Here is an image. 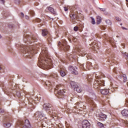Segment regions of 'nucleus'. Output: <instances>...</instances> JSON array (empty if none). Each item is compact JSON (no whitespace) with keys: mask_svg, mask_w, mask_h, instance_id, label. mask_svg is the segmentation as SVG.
I'll use <instances>...</instances> for the list:
<instances>
[{"mask_svg":"<svg viewBox=\"0 0 128 128\" xmlns=\"http://www.w3.org/2000/svg\"><path fill=\"white\" fill-rule=\"evenodd\" d=\"M38 66L39 68H46L48 66H50L52 64V59L48 58V48H42V51L40 55V58H38Z\"/></svg>","mask_w":128,"mask_h":128,"instance_id":"nucleus-1","label":"nucleus"},{"mask_svg":"<svg viewBox=\"0 0 128 128\" xmlns=\"http://www.w3.org/2000/svg\"><path fill=\"white\" fill-rule=\"evenodd\" d=\"M43 108L46 112H48V114L51 116L52 118L54 119V118H56L58 116V112L56 110H54V108L52 104L49 103H46L44 104Z\"/></svg>","mask_w":128,"mask_h":128,"instance_id":"nucleus-2","label":"nucleus"},{"mask_svg":"<svg viewBox=\"0 0 128 128\" xmlns=\"http://www.w3.org/2000/svg\"><path fill=\"white\" fill-rule=\"evenodd\" d=\"M18 124L22 128H32L30 123L28 120H19Z\"/></svg>","mask_w":128,"mask_h":128,"instance_id":"nucleus-3","label":"nucleus"},{"mask_svg":"<svg viewBox=\"0 0 128 128\" xmlns=\"http://www.w3.org/2000/svg\"><path fill=\"white\" fill-rule=\"evenodd\" d=\"M55 92H56V96H57L58 98H62L64 96V94H66V91H64V89H60L58 86H57L56 88H55Z\"/></svg>","mask_w":128,"mask_h":128,"instance_id":"nucleus-4","label":"nucleus"},{"mask_svg":"<svg viewBox=\"0 0 128 128\" xmlns=\"http://www.w3.org/2000/svg\"><path fill=\"white\" fill-rule=\"evenodd\" d=\"M58 46H60L64 52H68V50H70V46L66 44V40H64L62 42V44H61L60 42H59Z\"/></svg>","mask_w":128,"mask_h":128,"instance_id":"nucleus-5","label":"nucleus"},{"mask_svg":"<svg viewBox=\"0 0 128 128\" xmlns=\"http://www.w3.org/2000/svg\"><path fill=\"white\" fill-rule=\"evenodd\" d=\"M100 86H104V80H96L94 83V88H98Z\"/></svg>","mask_w":128,"mask_h":128,"instance_id":"nucleus-6","label":"nucleus"},{"mask_svg":"<svg viewBox=\"0 0 128 128\" xmlns=\"http://www.w3.org/2000/svg\"><path fill=\"white\" fill-rule=\"evenodd\" d=\"M25 52L26 56L29 58H32V57L34 56V51L31 48H26L25 49Z\"/></svg>","mask_w":128,"mask_h":128,"instance_id":"nucleus-7","label":"nucleus"},{"mask_svg":"<svg viewBox=\"0 0 128 128\" xmlns=\"http://www.w3.org/2000/svg\"><path fill=\"white\" fill-rule=\"evenodd\" d=\"M78 52L82 54V56H86L88 52L86 50V49L80 46L78 48Z\"/></svg>","mask_w":128,"mask_h":128,"instance_id":"nucleus-8","label":"nucleus"},{"mask_svg":"<svg viewBox=\"0 0 128 128\" xmlns=\"http://www.w3.org/2000/svg\"><path fill=\"white\" fill-rule=\"evenodd\" d=\"M68 70L72 72V74H78V68L76 66L74 67L72 66H69Z\"/></svg>","mask_w":128,"mask_h":128,"instance_id":"nucleus-9","label":"nucleus"},{"mask_svg":"<svg viewBox=\"0 0 128 128\" xmlns=\"http://www.w3.org/2000/svg\"><path fill=\"white\" fill-rule=\"evenodd\" d=\"M58 71L60 72L61 76L64 77L66 76V68H64V66H61Z\"/></svg>","mask_w":128,"mask_h":128,"instance_id":"nucleus-10","label":"nucleus"},{"mask_svg":"<svg viewBox=\"0 0 128 128\" xmlns=\"http://www.w3.org/2000/svg\"><path fill=\"white\" fill-rule=\"evenodd\" d=\"M45 114L42 112H37L34 114V116L35 118H44V116H45Z\"/></svg>","mask_w":128,"mask_h":128,"instance_id":"nucleus-11","label":"nucleus"},{"mask_svg":"<svg viewBox=\"0 0 128 128\" xmlns=\"http://www.w3.org/2000/svg\"><path fill=\"white\" fill-rule=\"evenodd\" d=\"M90 123L88 122L87 120L83 121L82 124V128H90Z\"/></svg>","mask_w":128,"mask_h":128,"instance_id":"nucleus-12","label":"nucleus"},{"mask_svg":"<svg viewBox=\"0 0 128 128\" xmlns=\"http://www.w3.org/2000/svg\"><path fill=\"white\" fill-rule=\"evenodd\" d=\"M70 16L71 20H72L74 22L76 20V18H78V15L76 14V13L74 12H71L70 14Z\"/></svg>","mask_w":128,"mask_h":128,"instance_id":"nucleus-13","label":"nucleus"},{"mask_svg":"<svg viewBox=\"0 0 128 128\" xmlns=\"http://www.w3.org/2000/svg\"><path fill=\"white\" fill-rule=\"evenodd\" d=\"M100 92L104 96H106L108 94V89H102L100 90Z\"/></svg>","mask_w":128,"mask_h":128,"instance_id":"nucleus-14","label":"nucleus"},{"mask_svg":"<svg viewBox=\"0 0 128 128\" xmlns=\"http://www.w3.org/2000/svg\"><path fill=\"white\" fill-rule=\"evenodd\" d=\"M99 116V118H100V120H105L106 119V115L104 114H98Z\"/></svg>","mask_w":128,"mask_h":128,"instance_id":"nucleus-15","label":"nucleus"},{"mask_svg":"<svg viewBox=\"0 0 128 128\" xmlns=\"http://www.w3.org/2000/svg\"><path fill=\"white\" fill-rule=\"evenodd\" d=\"M122 114L124 116H128V110H124L122 111Z\"/></svg>","mask_w":128,"mask_h":128,"instance_id":"nucleus-16","label":"nucleus"},{"mask_svg":"<svg viewBox=\"0 0 128 128\" xmlns=\"http://www.w3.org/2000/svg\"><path fill=\"white\" fill-rule=\"evenodd\" d=\"M46 86H48L50 90H52V85L50 84V82L47 81L45 82Z\"/></svg>","mask_w":128,"mask_h":128,"instance_id":"nucleus-17","label":"nucleus"},{"mask_svg":"<svg viewBox=\"0 0 128 128\" xmlns=\"http://www.w3.org/2000/svg\"><path fill=\"white\" fill-rule=\"evenodd\" d=\"M89 102H90V104H91V106H92V108H96V103H94V100H90Z\"/></svg>","mask_w":128,"mask_h":128,"instance_id":"nucleus-18","label":"nucleus"},{"mask_svg":"<svg viewBox=\"0 0 128 128\" xmlns=\"http://www.w3.org/2000/svg\"><path fill=\"white\" fill-rule=\"evenodd\" d=\"M74 90H76L77 92H82V88L78 86V85L76 86V88H74Z\"/></svg>","mask_w":128,"mask_h":128,"instance_id":"nucleus-19","label":"nucleus"},{"mask_svg":"<svg viewBox=\"0 0 128 128\" xmlns=\"http://www.w3.org/2000/svg\"><path fill=\"white\" fill-rule=\"evenodd\" d=\"M70 84L72 88H76V86H78L76 84V82H72L70 83Z\"/></svg>","mask_w":128,"mask_h":128,"instance_id":"nucleus-20","label":"nucleus"},{"mask_svg":"<svg viewBox=\"0 0 128 128\" xmlns=\"http://www.w3.org/2000/svg\"><path fill=\"white\" fill-rule=\"evenodd\" d=\"M48 10L52 12V14H56V11H54V9L52 7H48Z\"/></svg>","mask_w":128,"mask_h":128,"instance_id":"nucleus-21","label":"nucleus"},{"mask_svg":"<svg viewBox=\"0 0 128 128\" xmlns=\"http://www.w3.org/2000/svg\"><path fill=\"white\" fill-rule=\"evenodd\" d=\"M97 18V24H100V22H102V18H100V16H97L96 17Z\"/></svg>","mask_w":128,"mask_h":128,"instance_id":"nucleus-22","label":"nucleus"},{"mask_svg":"<svg viewBox=\"0 0 128 128\" xmlns=\"http://www.w3.org/2000/svg\"><path fill=\"white\" fill-rule=\"evenodd\" d=\"M11 126H12V124L10 122H7V123H6L4 124V128H10Z\"/></svg>","mask_w":128,"mask_h":128,"instance_id":"nucleus-23","label":"nucleus"},{"mask_svg":"<svg viewBox=\"0 0 128 128\" xmlns=\"http://www.w3.org/2000/svg\"><path fill=\"white\" fill-rule=\"evenodd\" d=\"M97 124L98 126H99L100 128H104V124H102L100 122H97Z\"/></svg>","mask_w":128,"mask_h":128,"instance_id":"nucleus-24","label":"nucleus"},{"mask_svg":"<svg viewBox=\"0 0 128 128\" xmlns=\"http://www.w3.org/2000/svg\"><path fill=\"white\" fill-rule=\"evenodd\" d=\"M122 78L124 79V80H123L124 82H126V75L124 74L122 76Z\"/></svg>","mask_w":128,"mask_h":128,"instance_id":"nucleus-25","label":"nucleus"},{"mask_svg":"<svg viewBox=\"0 0 128 128\" xmlns=\"http://www.w3.org/2000/svg\"><path fill=\"white\" fill-rule=\"evenodd\" d=\"M106 22L108 24V26H112V21H110V20H106Z\"/></svg>","mask_w":128,"mask_h":128,"instance_id":"nucleus-26","label":"nucleus"},{"mask_svg":"<svg viewBox=\"0 0 128 128\" xmlns=\"http://www.w3.org/2000/svg\"><path fill=\"white\" fill-rule=\"evenodd\" d=\"M14 96H20V93L18 91H16V93H14Z\"/></svg>","mask_w":128,"mask_h":128,"instance_id":"nucleus-27","label":"nucleus"},{"mask_svg":"<svg viewBox=\"0 0 128 128\" xmlns=\"http://www.w3.org/2000/svg\"><path fill=\"white\" fill-rule=\"evenodd\" d=\"M92 64V63H90V62H88L86 64V68H90V66Z\"/></svg>","mask_w":128,"mask_h":128,"instance_id":"nucleus-28","label":"nucleus"},{"mask_svg":"<svg viewBox=\"0 0 128 128\" xmlns=\"http://www.w3.org/2000/svg\"><path fill=\"white\" fill-rule=\"evenodd\" d=\"M92 19V24H96V21L94 20V18L92 17H91Z\"/></svg>","mask_w":128,"mask_h":128,"instance_id":"nucleus-29","label":"nucleus"},{"mask_svg":"<svg viewBox=\"0 0 128 128\" xmlns=\"http://www.w3.org/2000/svg\"><path fill=\"white\" fill-rule=\"evenodd\" d=\"M116 20H118V22H122V19H120V17H116Z\"/></svg>","mask_w":128,"mask_h":128,"instance_id":"nucleus-30","label":"nucleus"},{"mask_svg":"<svg viewBox=\"0 0 128 128\" xmlns=\"http://www.w3.org/2000/svg\"><path fill=\"white\" fill-rule=\"evenodd\" d=\"M100 10L101 12H106V8H100Z\"/></svg>","mask_w":128,"mask_h":128,"instance_id":"nucleus-31","label":"nucleus"},{"mask_svg":"<svg viewBox=\"0 0 128 128\" xmlns=\"http://www.w3.org/2000/svg\"><path fill=\"white\" fill-rule=\"evenodd\" d=\"M30 14H31V16H34V14H35L34 12V10H30Z\"/></svg>","mask_w":128,"mask_h":128,"instance_id":"nucleus-32","label":"nucleus"},{"mask_svg":"<svg viewBox=\"0 0 128 128\" xmlns=\"http://www.w3.org/2000/svg\"><path fill=\"white\" fill-rule=\"evenodd\" d=\"M42 32H48V30L47 29L42 30Z\"/></svg>","mask_w":128,"mask_h":128,"instance_id":"nucleus-33","label":"nucleus"},{"mask_svg":"<svg viewBox=\"0 0 128 128\" xmlns=\"http://www.w3.org/2000/svg\"><path fill=\"white\" fill-rule=\"evenodd\" d=\"M48 32H42V36H48Z\"/></svg>","mask_w":128,"mask_h":128,"instance_id":"nucleus-34","label":"nucleus"},{"mask_svg":"<svg viewBox=\"0 0 128 128\" xmlns=\"http://www.w3.org/2000/svg\"><path fill=\"white\" fill-rule=\"evenodd\" d=\"M78 26H75L74 28V32H78Z\"/></svg>","mask_w":128,"mask_h":128,"instance_id":"nucleus-35","label":"nucleus"},{"mask_svg":"<svg viewBox=\"0 0 128 128\" xmlns=\"http://www.w3.org/2000/svg\"><path fill=\"white\" fill-rule=\"evenodd\" d=\"M53 78H56V80H58V74H54L53 76Z\"/></svg>","mask_w":128,"mask_h":128,"instance_id":"nucleus-36","label":"nucleus"},{"mask_svg":"<svg viewBox=\"0 0 128 128\" xmlns=\"http://www.w3.org/2000/svg\"><path fill=\"white\" fill-rule=\"evenodd\" d=\"M4 112V109L0 108V114H2Z\"/></svg>","mask_w":128,"mask_h":128,"instance_id":"nucleus-37","label":"nucleus"},{"mask_svg":"<svg viewBox=\"0 0 128 128\" xmlns=\"http://www.w3.org/2000/svg\"><path fill=\"white\" fill-rule=\"evenodd\" d=\"M64 8L65 12H68V9L66 6H64Z\"/></svg>","mask_w":128,"mask_h":128,"instance_id":"nucleus-38","label":"nucleus"},{"mask_svg":"<svg viewBox=\"0 0 128 128\" xmlns=\"http://www.w3.org/2000/svg\"><path fill=\"white\" fill-rule=\"evenodd\" d=\"M96 45H94L92 48V50H96Z\"/></svg>","mask_w":128,"mask_h":128,"instance_id":"nucleus-39","label":"nucleus"},{"mask_svg":"<svg viewBox=\"0 0 128 128\" xmlns=\"http://www.w3.org/2000/svg\"><path fill=\"white\" fill-rule=\"evenodd\" d=\"M81 104H82V102H81V103L77 102V104H78V106H80V108H82V105H81Z\"/></svg>","mask_w":128,"mask_h":128,"instance_id":"nucleus-40","label":"nucleus"},{"mask_svg":"<svg viewBox=\"0 0 128 128\" xmlns=\"http://www.w3.org/2000/svg\"><path fill=\"white\" fill-rule=\"evenodd\" d=\"M30 39H31V40H32V39L33 40H32V41L30 42H34V38H30Z\"/></svg>","mask_w":128,"mask_h":128,"instance_id":"nucleus-41","label":"nucleus"},{"mask_svg":"<svg viewBox=\"0 0 128 128\" xmlns=\"http://www.w3.org/2000/svg\"><path fill=\"white\" fill-rule=\"evenodd\" d=\"M16 92H17V91L16 90H14L12 92L14 96V94H16Z\"/></svg>","mask_w":128,"mask_h":128,"instance_id":"nucleus-42","label":"nucleus"},{"mask_svg":"<svg viewBox=\"0 0 128 128\" xmlns=\"http://www.w3.org/2000/svg\"><path fill=\"white\" fill-rule=\"evenodd\" d=\"M25 18H26V20H28V18H30V17H28V16H26Z\"/></svg>","mask_w":128,"mask_h":128,"instance_id":"nucleus-43","label":"nucleus"},{"mask_svg":"<svg viewBox=\"0 0 128 128\" xmlns=\"http://www.w3.org/2000/svg\"><path fill=\"white\" fill-rule=\"evenodd\" d=\"M15 2H16V4H19L20 0H17V1H16V0Z\"/></svg>","mask_w":128,"mask_h":128,"instance_id":"nucleus-44","label":"nucleus"},{"mask_svg":"<svg viewBox=\"0 0 128 128\" xmlns=\"http://www.w3.org/2000/svg\"><path fill=\"white\" fill-rule=\"evenodd\" d=\"M2 2V4H4V0H0Z\"/></svg>","mask_w":128,"mask_h":128,"instance_id":"nucleus-45","label":"nucleus"},{"mask_svg":"<svg viewBox=\"0 0 128 128\" xmlns=\"http://www.w3.org/2000/svg\"><path fill=\"white\" fill-rule=\"evenodd\" d=\"M21 16H22V18L24 16V14L22 12L21 13Z\"/></svg>","mask_w":128,"mask_h":128,"instance_id":"nucleus-46","label":"nucleus"},{"mask_svg":"<svg viewBox=\"0 0 128 128\" xmlns=\"http://www.w3.org/2000/svg\"><path fill=\"white\" fill-rule=\"evenodd\" d=\"M96 78L97 79V80H98V78H100V76H96Z\"/></svg>","mask_w":128,"mask_h":128,"instance_id":"nucleus-47","label":"nucleus"},{"mask_svg":"<svg viewBox=\"0 0 128 128\" xmlns=\"http://www.w3.org/2000/svg\"><path fill=\"white\" fill-rule=\"evenodd\" d=\"M122 30H128L126 28L124 27H122Z\"/></svg>","mask_w":128,"mask_h":128,"instance_id":"nucleus-48","label":"nucleus"},{"mask_svg":"<svg viewBox=\"0 0 128 128\" xmlns=\"http://www.w3.org/2000/svg\"><path fill=\"white\" fill-rule=\"evenodd\" d=\"M125 56H127V58H128V53H126V54H125Z\"/></svg>","mask_w":128,"mask_h":128,"instance_id":"nucleus-49","label":"nucleus"},{"mask_svg":"<svg viewBox=\"0 0 128 128\" xmlns=\"http://www.w3.org/2000/svg\"><path fill=\"white\" fill-rule=\"evenodd\" d=\"M2 38V36L0 34V38Z\"/></svg>","mask_w":128,"mask_h":128,"instance_id":"nucleus-50","label":"nucleus"},{"mask_svg":"<svg viewBox=\"0 0 128 128\" xmlns=\"http://www.w3.org/2000/svg\"><path fill=\"white\" fill-rule=\"evenodd\" d=\"M120 26H122V24L121 23V24H120Z\"/></svg>","mask_w":128,"mask_h":128,"instance_id":"nucleus-51","label":"nucleus"},{"mask_svg":"<svg viewBox=\"0 0 128 128\" xmlns=\"http://www.w3.org/2000/svg\"><path fill=\"white\" fill-rule=\"evenodd\" d=\"M94 98H96V95H94Z\"/></svg>","mask_w":128,"mask_h":128,"instance_id":"nucleus-52","label":"nucleus"},{"mask_svg":"<svg viewBox=\"0 0 128 128\" xmlns=\"http://www.w3.org/2000/svg\"><path fill=\"white\" fill-rule=\"evenodd\" d=\"M122 46H124V44H122Z\"/></svg>","mask_w":128,"mask_h":128,"instance_id":"nucleus-53","label":"nucleus"},{"mask_svg":"<svg viewBox=\"0 0 128 128\" xmlns=\"http://www.w3.org/2000/svg\"><path fill=\"white\" fill-rule=\"evenodd\" d=\"M83 68H84V67H83Z\"/></svg>","mask_w":128,"mask_h":128,"instance_id":"nucleus-54","label":"nucleus"},{"mask_svg":"<svg viewBox=\"0 0 128 128\" xmlns=\"http://www.w3.org/2000/svg\"><path fill=\"white\" fill-rule=\"evenodd\" d=\"M83 68H84V67H83Z\"/></svg>","mask_w":128,"mask_h":128,"instance_id":"nucleus-55","label":"nucleus"}]
</instances>
